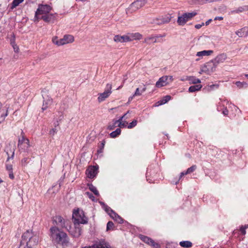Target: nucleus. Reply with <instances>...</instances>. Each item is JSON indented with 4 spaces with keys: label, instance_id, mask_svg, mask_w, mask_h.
<instances>
[{
    "label": "nucleus",
    "instance_id": "f257e3e1",
    "mask_svg": "<svg viewBox=\"0 0 248 248\" xmlns=\"http://www.w3.org/2000/svg\"><path fill=\"white\" fill-rule=\"evenodd\" d=\"M51 237L57 243L63 246H66L68 243V238L67 234L61 231L57 227H53L50 229Z\"/></svg>",
    "mask_w": 248,
    "mask_h": 248
},
{
    "label": "nucleus",
    "instance_id": "f03ea898",
    "mask_svg": "<svg viewBox=\"0 0 248 248\" xmlns=\"http://www.w3.org/2000/svg\"><path fill=\"white\" fill-rule=\"evenodd\" d=\"M24 240L27 241V247L29 248H34L36 246L39 241L38 236L33 235L32 232L29 230L27 231L22 235Z\"/></svg>",
    "mask_w": 248,
    "mask_h": 248
},
{
    "label": "nucleus",
    "instance_id": "7ed1b4c3",
    "mask_svg": "<svg viewBox=\"0 0 248 248\" xmlns=\"http://www.w3.org/2000/svg\"><path fill=\"white\" fill-rule=\"evenodd\" d=\"M73 220L74 225L84 224L88 222L87 218L85 216L83 211L78 209L73 212Z\"/></svg>",
    "mask_w": 248,
    "mask_h": 248
},
{
    "label": "nucleus",
    "instance_id": "20e7f679",
    "mask_svg": "<svg viewBox=\"0 0 248 248\" xmlns=\"http://www.w3.org/2000/svg\"><path fill=\"white\" fill-rule=\"evenodd\" d=\"M51 10V8L48 5H40L35 13L34 21H38L39 16L48 14Z\"/></svg>",
    "mask_w": 248,
    "mask_h": 248
},
{
    "label": "nucleus",
    "instance_id": "39448f33",
    "mask_svg": "<svg viewBox=\"0 0 248 248\" xmlns=\"http://www.w3.org/2000/svg\"><path fill=\"white\" fill-rule=\"evenodd\" d=\"M197 14L196 12L185 13L181 16H178L177 23L179 25L183 26L185 25L187 21L192 19Z\"/></svg>",
    "mask_w": 248,
    "mask_h": 248
},
{
    "label": "nucleus",
    "instance_id": "423d86ee",
    "mask_svg": "<svg viewBox=\"0 0 248 248\" xmlns=\"http://www.w3.org/2000/svg\"><path fill=\"white\" fill-rule=\"evenodd\" d=\"M217 67V64L213 60L206 63L204 66L202 67L201 71L207 74H210L215 71Z\"/></svg>",
    "mask_w": 248,
    "mask_h": 248
},
{
    "label": "nucleus",
    "instance_id": "0eeeda50",
    "mask_svg": "<svg viewBox=\"0 0 248 248\" xmlns=\"http://www.w3.org/2000/svg\"><path fill=\"white\" fill-rule=\"evenodd\" d=\"M30 146L29 140L25 137L22 136L19 138L18 142V147L19 149L25 150Z\"/></svg>",
    "mask_w": 248,
    "mask_h": 248
},
{
    "label": "nucleus",
    "instance_id": "6e6552de",
    "mask_svg": "<svg viewBox=\"0 0 248 248\" xmlns=\"http://www.w3.org/2000/svg\"><path fill=\"white\" fill-rule=\"evenodd\" d=\"M108 87L107 90L105 91L104 92L102 93H100L98 94V97L97 98L98 102L101 103L104 101L111 93V85H108Z\"/></svg>",
    "mask_w": 248,
    "mask_h": 248
},
{
    "label": "nucleus",
    "instance_id": "1a4fd4ad",
    "mask_svg": "<svg viewBox=\"0 0 248 248\" xmlns=\"http://www.w3.org/2000/svg\"><path fill=\"white\" fill-rule=\"evenodd\" d=\"M70 233L74 237H78L81 233V229L79 227V225H74V227L71 228Z\"/></svg>",
    "mask_w": 248,
    "mask_h": 248
},
{
    "label": "nucleus",
    "instance_id": "9d476101",
    "mask_svg": "<svg viewBox=\"0 0 248 248\" xmlns=\"http://www.w3.org/2000/svg\"><path fill=\"white\" fill-rule=\"evenodd\" d=\"M113 40L116 43H121L129 42L127 34L124 35H115L113 38Z\"/></svg>",
    "mask_w": 248,
    "mask_h": 248
},
{
    "label": "nucleus",
    "instance_id": "9b49d317",
    "mask_svg": "<svg viewBox=\"0 0 248 248\" xmlns=\"http://www.w3.org/2000/svg\"><path fill=\"white\" fill-rule=\"evenodd\" d=\"M97 173V168L95 166H91L86 170V174L89 178H93Z\"/></svg>",
    "mask_w": 248,
    "mask_h": 248
},
{
    "label": "nucleus",
    "instance_id": "f8f14e48",
    "mask_svg": "<svg viewBox=\"0 0 248 248\" xmlns=\"http://www.w3.org/2000/svg\"><path fill=\"white\" fill-rule=\"evenodd\" d=\"M168 79L169 77H168V76H163L156 82L155 86L158 88L166 86L168 84Z\"/></svg>",
    "mask_w": 248,
    "mask_h": 248
},
{
    "label": "nucleus",
    "instance_id": "ddd939ff",
    "mask_svg": "<svg viewBox=\"0 0 248 248\" xmlns=\"http://www.w3.org/2000/svg\"><path fill=\"white\" fill-rule=\"evenodd\" d=\"M39 19H42L47 23L53 22L55 19V16L54 15L48 13L39 16Z\"/></svg>",
    "mask_w": 248,
    "mask_h": 248
},
{
    "label": "nucleus",
    "instance_id": "4468645a",
    "mask_svg": "<svg viewBox=\"0 0 248 248\" xmlns=\"http://www.w3.org/2000/svg\"><path fill=\"white\" fill-rule=\"evenodd\" d=\"M130 113V111L128 110L126 113H125L123 116H122L119 120H116L115 122V124L118 123V126L120 127H125L128 124V123L125 121L123 120L125 117L128 113Z\"/></svg>",
    "mask_w": 248,
    "mask_h": 248
},
{
    "label": "nucleus",
    "instance_id": "2eb2a0df",
    "mask_svg": "<svg viewBox=\"0 0 248 248\" xmlns=\"http://www.w3.org/2000/svg\"><path fill=\"white\" fill-rule=\"evenodd\" d=\"M227 58V55L225 53H222L217 56L213 61L217 66L218 64L224 62Z\"/></svg>",
    "mask_w": 248,
    "mask_h": 248
},
{
    "label": "nucleus",
    "instance_id": "dca6fc26",
    "mask_svg": "<svg viewBox=\"0 0 248 248\" xmlns=\"http://www.w3.org/2000/svg\"><path fill=\"white\" fill-rule=\"evenodd\" d=\"M129 42L134 40H140L142 38V35L139 32L127 33Z\"/></svg>",
    "mask_w": 248,
    "mask_h": 248
},
{
    "label": "nucleus",
    "instance_id": "f3484780",
    "mask_svg": "<svg viewBox=\"0 0 248 248\" xmlns=\"http://www.w3.org/2000/svg\"><path fill=\"white\" fill-rule=\"evenodd\" d=\"M140 238L143 242L153 246L154 248H157L159 246L158 244L155 243L152 239L147 236L141 235Z\"/></svg>",
    "mask_w": 248,
    "mask_h": 248
},
{
    "label": "nucleus",
    "instance_id": "a211bd4d",
    "mask_svg": "<svg viewBox=\"0 0 248 248\" xmlns=\"http://www.w3.org/2000/svg\"><path fill=\"white\" fill-rule=\"evenodd\" d=\"M146 3V0H136L131 4V6L135 9H138L144 6Z\"/></svg>",
    "mask_w": 248,
    "mask_h": 248
},
{
    "label": "nucleus",
    "instance_id": "6ab92c4d",
    "mask_svg": "<svg viewBox=\"0 0 248 248\" xmlns=\"http://www.w3.org/2000/svg\"><path fill=\"white\" fill-rule=\"evenodd\" d=\"M61 39L63 45L69 43H72L74 41V36L70 34L64 35L63 38Z\"/></svg>",
    "mask_w": 248,
    "mask_h": 248
},
{
    "label": "nucleus",
    "instance_id": "aec40b11",
    "mask_svg": "<svg viewBox=\"0 0 248 248\" xmlns=\"http://www.w3.org/2000/svg\"><path fill=\"white\" fill-rule=\"evenodd\" d=\"M146 88L145 86L142 89H140L139 88H137L133 95L129 97V101L132 100L135 96L141 95L142 93L146 91Z\"/></svg>",
    "mask_w": 248,
    "mask_h": 248
},
{
    "label": "nucleus",
    "instance_id": "412c9836",
    "mask_svg": "<svg viewBox=\"0 0 248 248\" xmlns=\"http://www.w3.org/2000/svg\"><path fill=\"white\" fill-rule=\"evenodd\" d=\"M54 221L56 222L58 226H59L61 228H63L65 227V221L62 217H55Z\"/></svg>",
    "mask_w": 248,
    "mask_h": 248
},
{
    "label": "nucleus",
    "instance_id": "4be33fe9",
    "mask_svg": "<svg viewBox=\"0 0 248 248\" xmlns=\"http://www.w3.org/2000/svg\"><path fill=\"white\" fill-rule=\"evenodd\" d=\"M248 28L244 27L236 31V34L239 37H243L248 35Z\"/></svg>",
    "mask_w": 248,
    "mask_h": 248
},
{
    "label": "nucleus",
    "instance_id": "5701e85b",
    "mask_svg": "<svg viewBox=\"0 0 248 248\" xmlns=\"http://www.w3.org/2000/svg\"><path fill=\"white\" fill-rule=\"evenodd\" d=\"M52 102L51 98L48 97L46 100H45L43 102V107L42 108L43 110H46L49 106L51 105Z\"/></svg>",
    "mask_w": 248,
    "mask_h": 248
},
{
    "label": "nucleus",
    "instance_id": "b1692460",
    "mask_svg": "<svg viewBox=\"0 0 248 248\" xmlns=\"http://www.w3.org/2000/svg\"><path fill=\"white\" fill-rule=\"evenodd\" d=\"M213 52V50H203L202 51L198 52L196 56L198 57H203L204 56H209Z\"/></svg>",
    "mask_w": 248,
    "mask_h": 248
},
{
    "label": "nucleus",
    "instance_id": "393cba45",
    "mask_svg": "<svg viewBox=\"0 0 248 248\" xmlns=\"http://www.w3.org/2000/svg\"><path fill=\"white\" fill-rule=\"evenodd\" d=\"M52 42L54 45L57 46H63L62 39H59L57 36H53L52 38Z\"/></svg>",
    "mask_w": 248,
    "mask_h": 248
},
{
    "label": "nucleus",
    "instance_id": "a878e982",
    "mask_svg": "<svg viewBox=\"0 0 248 248\" xmlns=\"http://www.w3.org/2000/svg\"><path fill=\"white\" fill-rule=\"evenodd\" d=\"M186 79L189 81L190 84H195L196 83H200L201 82L200 79L196 78L193 76L187 77Z\"/></svg>",
    "mask_w": 248,
    "mask_h": 248
},
{
    "label": "nucleus",
    "instance_id": "bb28decb",
    "mask_svg": "<svg viewBox=\"0 0 248 248\" xmlns=\"http://www.w3.org/2000/svg\"><path fill=\"white\" fill-rule=\"evenodd\" d=\"M156 38L155 36H150L146 37L144 39V43H146L148 45L150 44L152 42L156 43Z\"/></svg>",
    "mask_w": 248,
    "mask_h": 248
},
{
    "label": "nucleus",
    "instance_id": "cd10ccee",
    "mask_svg": "<svg viewBox=\"0 0 248 248\" xmlns=\"http://www.w3.org/2000/svg\"><path fill=\"white\" fill-rule=\"evenodd\" d=\"M171 98L170 96L166 95L164 96L161 100L157 102V106L164 104L168 102Z\"/></svg>",
    "mask_w": 248,
    "mask_h": 248
},
{
    "label": "nucleus",
    "instance_id": "c85d7f7f",
    "mask_svg": "<svg viewBox=\"0 0 248 248\" xmlns=\"http://www.w3.org/2000/svg\"><path fill=\"white\" fill-rule=\"evenodd\" d=\"M202 87V85L198 84L196 85L191 86L189 88V92H194L195 91H199Z\"/></svg>",
    "mask_w": 248,
    "mask_h": 248
},
{
    "label": "nucleus",
    "instance_id": "c756f323",
    "mask_svg": "<svg viewBox=\"0 0 248 248\" xmlns=\"http://www.w3.org/2000/svg\"><path fill=\"white\" fill-rule=\"evenodd\" d=\"M7 115V110L6 109L2 108L0 110V123L4 120Z\"/></svg>",
    "mask_w": 248,
    "mask_h": 248
},
{
    "label": "nucleus",
    "instance_id": "7c9ffc66",
    "mask_svg": "<svg viewBox=\"0 0 248 248\" xmlns=\"http://www.w3.org/2000/svg\"><path fill=\"white\" fill-rule=\"evenodd\" d=\"M180 245L184 248H189L192 247V243L188 241H184L180 242Z\"/></svg>",
    "mask_w": 248,
    "mask_h": 248
},
{
    "label": "nucleus",
    "instance_id": "2f4dec72",
    "mask_svg": "<svg viewBox=\"0 0 248 248\" xmlns=\"http://www.w3.org/2000/svg\"><path fill=\"white\" fill-rule=\"evenodd\" d=\"M121 132V130L120 128H117L116 130L114 131L111 132L109 135L110 137L112 138H114L117 137L118 135L120 134Z\"/></svg>",
    "mask_w": 248,
    "mask_h": 248
},
{
    "label": "nucleus",
    "instance_id": "473e14b6",
    "mask_svg": "<svg viewBox=\"0 0 248 248\" xmlns=\"http://www.w3.org/2000/svg\"><path fill=\"white\" fill-rule=\"evenodd\" d=\"M89 189L92 191L95 195L98 196L99 195L98 190L96 188L93 186V185H89Z\"/></svg>",
    "mask_w": 248,
    "mask_h": 248
},
{
    "label": "nucleus",
    "instance_id": "72a5a7b5",
    "mask_svg": "<svg viewBox=\"0 0 248 248\" xmlns=\"http://www.w3.org/2000/svg\"><path fill=\"white\" fill-rule=\"evenodd\" d=\"M24 0H14L12 3L11 8L13 9L17 6L20 3H21Z\"/></svg>",
    "mask_w": 248,
    "mask_h": 248
},
{
    "label": "nucleus",
    "instance_id": "f704fd0d",
    "mask_svg": "<svg viewBox=\"0 0 248 248\" xmlns=\"http://www.w3.org/2000/svg\"><path fill=\"white\" fill-rule=\"evenodd\" d=\"M24 0H14L12 3L11 8L13 9L17 6L20 3H21Z\"/></svg>",
    "mask_w": 248,
    "mask_h": 248
},
{
    "label": "nucleus",
    "instance_id": "c9c22d12",
    "mask_svg": "<svg viewBox=\"0 0 248 248\" xmlns=\"http://www.w3.org/2000/svg\"><path fill=\"white\" fill-rule=\"evenodd\" d=\"M24 0H14L12 3L11 8L13 9L17 6L20 3H21Z\"/></svg>",
    "mask_w": 248,
    "mask_h": 248
},
{
    "label": "nucleus",
    "instance_id": "e433bc0d",
    "mask_svg": "<svg viewBox=\"0 0 248 248\" xmlns=\"http://www.w3.org/2000/svg\"><path fill=\"white\" fill-rule=\"evenodd\" d=\"M24 0H14L12 3L11 8L13 9L17 6L20 3H21Z\"/></svg>",
    "mask_w": 248,
    "mask_h": 248
},
{
    "label": "nucleus",
    "instance_id": "4c0bfd02",
    "mask_svg": "<svg viewBox=\"0 0 248 248\" xmlns=\"http://www.w3.org/2000/svg\"><path fill=\"white\" fill-rule=\"evenodd\" d=\"M153 23L157 24H160L164 23V21L162 19H161L160 18L156 17L153 19Z\"/></svg>",
    "mask_w": 248,
    "mask_h": 248
},
{
    "label": "nucleus",
    "instance_id": "58836bf2",
    "mask_svg": "<svg viewBox=\"0 0 248 248\" xmlns=\"http://www.w3.org/2000/svg\"><path fill=\"white\" fill-rule=\"evenodd\" d=\"M196 166L193 165V166H191V167L189 168L185 172V174H187L191 173L193 171H194L196 170Z\"/></svg>",
    "mask_w": 248,
    "mask_h": 248
},
{
    "label": "nucleus",
    "instance_id": "ea45409f",
    "mask_svg": "<svg viewBox=\"0 0 248 248\" xmlns=\"http://www.w3.org/2000/svg\"><path fill=\"white\" fill-rule=\"evenodd\" d=\"M137 120H134L131 123H130L127 126V128L129 129H131L137 125Z\"/></svg>",
    "mask_w": 248,
    "mask_h": 248
},
{
    "label": "nucleus",
    "instance_id": "a19ab883",
    "mask_svg": "<svg viewBox=\"0 0 248 248\" xmlns=\"http://www.w3.org/2000/svg\"><path fill=\"white\" fill-rule=\"evenodd\" d=\"M15 148L13 147V149H12L11 151H10V153L11 154V156L10 157V153L8 152V151H7V154L8 155V158H7V161H8L10 158H13L14 156V154H15Z\"/></svg>",
    "mask_w": 248,
    "mask_h": 248
},
{
    "label": "nucleus",
    "instance_id": "79ce46f5",
    "mask_svg": "<svg viewBox=\"0 0 248 248\" xmlns=\"http://www.w3.org/2000/svg\"><path fill=\"white\" fill-rule=\"evenodd\" d=\"M115 217H116L114 218L113 219L118 222L119 223H122L123 222V219L121 217H120L118 215H115Z\"/></svg>",
    "mask_w": 248,
    "mask_h": 248
},
{
    "label": "nucleus",
    "instance_id": "37998d69",
    "mask_svg": "<svg viewBox=\"0 0 248 248\" xmlns=\"http://www.w3.org/2000/svg\"><path fill=\"white\" fill-rule=\"evenodd\" d=\"M57 132V129L56 127L52 128L49 132V134L52 136H55Z\"/></svg>",
    "mask_w": 248,
    "mask_h": 248
},
{
    "label": "nucleus",
    "instance_id": "c03bdc74",
    "mask_svg": "<svg viewBox=\"0 0 248 248\" xmlns=\"http://www.w3.org/2000/svg\"><path fill=\"white\" fill-rule=\"evenodd\" d=\"M248 228V225H245L244 226H242L240 228V231L241 232V233L245 235L246 233V229Z\"/></svg>",
    "mask_w": 248,
    "mask_h": 248
},
{
    "label": "nucleus",
    "instance_id": "a18cd8bd",
    "mask_svg": "<svg viewBox=\"0 0 248 248\" xmlns=\"http://www.w3.org/2000/svg\"><path fill=\"white\" fill-rule=\"evenodd\" d=\"M11 44L12 45V46H13V47L14 48L15 52H16V53L18 52V51H19L18 46L16 44H15V42H12Z\"/></svg>",
    "mask_w": 248,
    "mask_h": 248
},
{
    "label": "nucleus",
    "instance_id": "49530a36",
    "mask_svg": "<svg viewBox=\"0 0 248 248\" xmlns=\"http://www.w3.org/2000/svg\"><path fill=\"white\" fill-rule=\"evenodd\" d=\"M114 224L112 221H108L107 223V230H108L112 228Z\"/></svg>",
    "mask_w": 248,
    "mask_h": 248
},
{
    "label": "nucleus",
    "instance_id": "de8ad7c7",
    "mask_svg": "<svg viewBox=\"0 0 248 248\" xmlns=\"http://www.w3.org/2000/svg\"><path fill=\"white\" fill-rule=\"evenodd\" d=\"M110 212H108V214L110 215V216L113 218H115L116 217H115V215H118V214H116L115 212H114L111 209H109Z\"/></svg>",
    "mask_w": 248,
    "mask_h": 248
},
{
    "label": "nucleus",
    "instance_id": "09e8293b",
    "mask_svg": "<svg viewBox=\"0 0 248 248\" xmlns=\"http://www.w3.org/2000/svg\"><path fill=\"white\" fill-rule=\"evenodd\" d=\"M85 194L87 195V196L90 199H91L92 201H94V196L93 195V194L89 192H86L85 193Z\"/></svg>",
    "mask_w": 248,
    "mask_h": 248
},
{
    "label": "nucleus",
    "instance_id": "8fccbe9b",
    "mask_svg": "<svg viewBox=\"0 0 248 248\" xmlns=\"http://www.w3.org/2000/svg\"><path fill=\"white\" fill-rule=\"evenodd\" d=\"M6 170L9 171H13V166L11 164L6 165Z\"/></svg>",
    "mask_w": 248,
    "mask_h": 248
},
{
    "label": "nucleus",
    "instance_id": "3c124183",
    "mask_svg": "<svg viewBox=\"0 0 248 248\" xmlns=\"http://www.w3.org/2000/svg\"><path fill=\"white\" fill-rule=\"evenodd\" d=\"M116 124H115V123L113 124H109V125H108V129H109V130H112L113 129L115 126H116Z\"/></svg>",
    "mask_w": 248,
    "mask_h": 248
},
{
    "label": "nucleus",
    "instance_id": "603ef678",
    "mask_svg": "<svg viewBox=\"0 0 248 248\" xmlns=\"http://www.w3.org/2000/svg\"><path fill=\"white\" fill-rule=\"evenodd\" d=\"M248 10V6H245L244 8H239V9L238 10L240 12H242L243 11Z\"/></svg>",
    "mask_w": 248,
    "mask_h": 248
},
{
    "label": "nucleus",
    "instance_id": "864d4df0",
    "mask_svg": "<svg viewBox=\"0 0 248 248\" xmlns=\"http://www.w3.org/2000/svg\"><path fill=\"white\" fill-rule=\"evenodd\" d=\"M9 177L11 179H14L15 177H14V175L13 174V171H9Z\"/></svg>",
    "mask_w": 248,
    "mask_h": 248
},
{
    "label": "nucleus",
    "instance_id": "5fc2aeb1",
    "mask_svg": "<svg viewBox=\"0 0 248 248\" xmlns=\"http://www.w3.org/2000/svg\"><path fill=\"white\" fill-rule=\"evenodd\" d=\"M28 159L27 158H24L21 160V163L22 165H26L27 163Z\"/></svg>",
    "mask_w": 248,
    "mask_h": 248
},
{
    "label": "nucleus",
    "instance_id": "6e6d98bb",
    "mask_svg": "<svg viewBox=\"0 0 248 248\" xmlns=\"http://www.w3.org/2000/svg\"><path fill=\"white\" fill-rule=\"evenodd\" d=\"M204 25V23H202V24H197L195 26V28L197 29H199L200 28H201L202 25Z\"/></svg>",
    "mask_w": 248,
    "mask_h": 248
},
{
    "label": "nucleus",
    "instance_id": "4d7b16f0",
    "mask_svg": "<svg viewBox=\"0 0 248 248\" xmlns=\"http://www.w3.org/2000/svg\"><path fill=\"white\" fill-rule=\"evenodd\" d=\"M236 85L238 86V87H241L243 85V83L242 82H240L239 81H238V82H236Z\"/></svg>",
    "mask_w": 248,
    "mask_h": 248
},
{
    "label": "nucleus",
    "instance_id": "13d9d810",
    "mask_svg": "<svg viewBox=\"0 0 248 248\" xmlns=\"http://www.w3.org/2000/svg\"><path fill=\"white\" fill-rule=\"evenodd\" d=\"M105 141H102L101 142V149H100V152H102V149L104 148L105 145Z\"/></svg>",
    "mask_w": 248,
    "mask_h": 248
},
{
    "label": "nucleus",
    "instance_id": "bf43d9fd",
    "mask_svg": "<svg viewBox=\"0 0 248 248\" xmlns=\"http://www.w3.org/2000/svg\"><path fill=\"white\" fill-rule=\"evenodd\" d=\"M168 77H169V79L170 80V81H172L173 80V78L172 76H168Z\"/></svg>",
    "mask_w": 248,
    "mask_h": 248
},
{
    "label": "nucleus",
    "instance_id": "052dcab7",
    "mask_svg": "<svg viewBox=\"0 0 248 248\" xmlns=\"http://www.w3.org/2000/svg\"><path fill=\"white\" fill-rule=\"evenodd\" d=\"M217 19H219V20H221L223 19V17H221V16L216 17L215 18V20H217Z\"/></svg>",
    "mask_w": 248,
    "mask_h": 248
},
{
    "label": "nucleus",
    "instance_id": "680f3d73",
    "mask_svg": "<svg viewBox=\"0 0 248 248\" xmlns=\"http://www.w3.org/2000/svg\"><path fill=\"white\" fill-rule=\"evenodd\" d=\"M109 209H110L109 207H107L106 208V212L108 214V212H110V210H109Z\"/></svg>",
    "mask_w": 248,
    "mask_h": 248
},
{
    "label": "nucleus",
    "instance_id": "e2e57ef3",
    "mask_svg": "<svg viewBox=\"0 0 248 248\" xmlns=\"http://www.w3.org/2000/svg\"><path fill=\"white\" fill-rule=\"evenodd\" d=\"M223 113L224 115H227L228 114V110H224L223 111Z\"/></svg>",
    "mask_w": 248,
    "mask_h": 248
},
{
    "label": "nucleus",
    "instance_id": "0e129e2a",
    "mask_svg": "<svg viewBox=\"0 0 248 248\" xmlns=\"http://www.w3.org/2000/svg\"><path fill=\"white\" fill-rule=\"evenodd\" d=\"M185 173V172H182L181 173L180 177H181L182 176H183L184 175H186Z\"/></svg>",
    "mask_w": 248,
    "mask_h": 248
},
{
    "label": "nucleus",
    "instance_id": "69168bd1",
    "mask_svg": "<svg viewBox=\"0 0 248 248\" xmlns=\"http://www.w3.org/2000/svg\"><path fill=\"white\" fill-rule=\"evenodd\" d=\"M211 20V19H210L208 21H207V22H206V25H208Z\"/></svg>",
    "mask_w": 248,
    "mask_h": 248
},
{
    "label": "nucleus",
    "instance_id": "338daca9",
    "mask_svg": "<svg viewBox=\"0 0 248 248\" xmlns=\"http://www.w3.org/2000/svg\"><path fill=\"white\" fill-rule=\"evenodd\" d=\"M107 248H106V247H105V248H110V246H109V244H108V243H107Z\"/></svg>",
    "mask_w": 248,
    "mask_h": 248
},
{
    "label": "nucleus",
    "instance_id": "774afa93",
    "mask_svg": "<svg viewBox=\"0 0 248 248\" xmlns=\"http://www.w3.org/2000/svg\"><path fill=\"white\" fill-rule=\"evenodd\" d=\"M122 87V86H119L118 88H117V90H119L120 88H121Z\"/></svg>",
    "mask_w": 248,
    "mask_h": 248
}]
</instances>
